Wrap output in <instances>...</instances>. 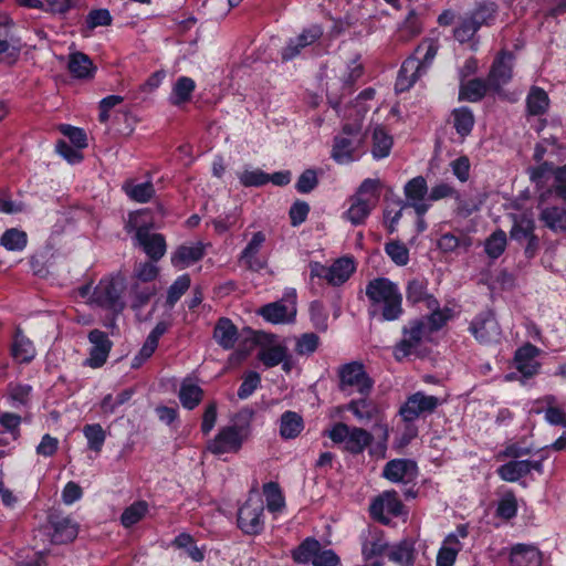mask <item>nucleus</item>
<instances>
[{"label":"nucleus","instance_id":"obj_1","mask_svg":"<svg viewBox=\"0 0 566 566\" xmlns=\"http://www.w3.org/2000/svg\"><path fill=\"white\" fill-rule=\"evenodd\" d=\"M368 297L369 314L380 316L382 321H396L402 313V295L398 285L387 277L369 281L365 290Z\"/></svg>","mask_w":566,"mask_h":566},{"label":"nucleus","instance_id":"obj_2","mask_svg":"<svg viewBox=\"0 0 566 566\" xmlns=\"http://www.w3.org/2000/svg\"><path fill=\"white\" fill-rule=\"evenodd\" d=\"M145 212L146 210L130 212L125 221V230L127 232L135 231L136 244L153 262H158L167 251L166 239L160 233L150 232L153 224L142 220Z\"/></svg>","mask_w":566,"mask_h":566},{"label":"nucleus","instance_id":"obj_3","mask_svg":"<svg viewBox=\"0 0 566 566\" xmlns=\"http://www.w3.org/2000/svg\"><path fill=\"white\" fill-rule=\"evenodd\" d=\"M379 199V180L366 179L350 198L346 218L355 226L361 224L376 207Z\"/></svg>","mask_w":566,"mask_h":566},{"label":"nucleus","instance_id":"obj_4","mask_svg":"<svg viewBox=\"0 0 566 566\" xmlns=\"http://www.w3.org/2000/svg\"><path fill=\"white\" fill-rule=\"evenodd\" d=\"M337 375L339 379L338 388L347 396L354 394L368 396L373 389L374 381L360 361H350L339 366Z\"/></svg>","mask_w":566,"mask_h":566},{"label":"nucleus","instance_id":"obj_5","mask_svg":"<svg viewBox=\"0 0 566 566\" xmlns=\"http://www.w3.org/2000/svg\"><path fill=\"white\" fill-rule=\"evenodd\" d=\"M250 436L248 423H238L222 427L218 434L208 441L207 450L212 454L220 455L224 453H237L242 448L243 442Z\"/></svg>","mask_w":566,"mask_h":566},{"label":"nucleus","instance_id":"obj_6","mask_svg":"<svg viewBox=\"0 0 566 566\" xmlns=\"http://www.w3.org/2000/svg\"><path fill=\"white\" fill-rule=\"evenodd\" d=\"M364 137L358 123L345 124L342 133L335 137L332 157L339 164L354 160V154L363 145Z\"/></svg>","mask_w":566,"mask_h":566},{"label":"nucleus","instance_id":"obj_7","mask_svg":"<svg viewBox=\"0 0 566 566\" xmlns=\"http://www.w3.org/2000/svg\"><path fill=\"white\" fill-rule=\"evenodd\" d=\"M328 437L335 443H344L345 449L353 454L361 453L373 441V436L367 430L343 422L336 423L328 432Z\"/></svg>","mask_w":566,"mask_h":566},{"label":"nucleus","instance_id":"obj_8","mask_svg":"<svg viewBox=\"0 0 566 566\" xmlns=\"http://www.w3.org/2000/svg\"><path fill=\"white\" fill-rule=\"evenodd\" d=\"M363 72V65L354 60L346 67L339 69L335 77L327 81L328 103L333 108H337L340 103L337 91L343 90L344 93H350L353 85L361 77Z\"/></svg>","mask_w":566,"mask_h":566},{"label":"nucleus","instance_id":"obj_9","mask_svg":"<svg viewBox=\"0 0 566 566\" xmlns=\"http://www.w3.org/2000/svg\"><path fill=\"white\" fill-rule=\"evenodd\" d=\"M264 505L262 499L250 496L240 507L238 513V526L249 535L259 534L263 530L262 514Z\"/></svg>","mask_w":566,"mask_h":566},{"label":"nucleus","instance_id":"obj_10","mask_svg":"<svg viewBox=\"0 0 566 566\" xmlns=\"http://www.w3.org/2000/svg\"><path fill=\"white\" fill-rule=\"evenodd\" d=\"M355 271L354 261L350 258H340L331 266L319 263L311 264V275L325 279L332 285H340L346 282Z\"/></svg>","mask_w":566,"mask_h":566},{"label":"nucleus","instance_id":"obj_11","mask_svg":"<svg viewBox=\"0 0 566 566\" xmlns=\"http://www.w3.org/2000/svg\"><path fill=\"white\" fill-rule=\"evenodd\" d=\"M439 405L441 400L438 397L417 391L407 398L399 413L405 421L411 422L420 416L432 413Z\"/></svg>","mask_w":566,"mask_h":566},{"label":"nucleus","instance_id":"obj_12","mask_svg":"<svg viewBox=\"0 0 566 566\" xmlns=\"http://www.w3.org/2000/svg\"><path fill=\"white\" fill-rule=\"evenodd\" d=\"M470 331L483 344L496 343L501 337L500 325L491 311L479 314L472 321Z\"/></svg>","mask_w":566,"mask_h":566},{"label":"nucleus","instance_id":"obj_13","mask_svg":"<svg viewBox=\"0 0 566 566\" xmlns=\"http://www.w3.org/2000/svg\"><path fill=\"white\" fill-rule=\"evenodd\" d=\"M406 206L412 207L418 217L424 216L431 203L428 200V185L422 176L409 180L405 185Z\"/></svg>","mask_w":566,"mask_h":566},{"label":"nucleus","instance_id":"obj_14","mask_svg":"<svg viewBox=\"0 0 566 566\" xmlns=\"http://www.w3.org/2000/svg\"><path fill=\"white\" fill-rule=\"evenodd\" d=\"M426 323L420 319L412 321L409 323L408 326H405L402 329V338L395 346V357L398 360H401L402 358L410 355L412 350L420 345L421 339L426 333Z\"/></svg>","mask_w":566,"mask_h":566},{"label":"nucleus","instance_id":"obj_15","mask_svg":"<svg viewBox=\"0 0 566 566\" xmlns=\"http://www.w3.org/2000/svg\"><path fill=\"white\" fill-rule=\"evenodd\" d=\"M513 55L510 52H502L493 62L488 84L491 90L499 92L512 78Z\"/></svg>","mask_w":566,"mask_h":566},{"label":"nucleus","instance_id":"obj_16","mask_svg":"<svg viewBox=\"0 0 566 566\" xmlns=\"http://www.w3.org/2000/svg\"><path fill=\"white\" fill-rule=\"evenodd\" d=\"M12 27V20L6 14H0V55H4L9 63L18 59L21 50L20 40L13 34Z\"/></svg>","mask_w":566,"mask_h":566},{"label":"nucleus","instance_id":"obj_17","mask_svg":"<svg viewBox=\"0 0 566 566\" xmlns=\"http://www.w3.org/2000/svg\"><path fill=\"white\" fill-rule=\"evenodd\" d=\"M418 475L415 461L409 459H395L386 463L382 476L395 483H409Z\"/></svg>","mask_w":566,"mask_h":566},{"label":"nucleus","instance_id":"obj_18","mask_svg":"<svg viewBox=\"0 0 566 566\" xmlns=\"http://www.w3.org/2000/svg\"><path fill=\"white\" fill-rule=\"evenodd\" d=\"M51 542L53 544H65L76 538L78 525L71 517L60 514H52L49 520Z\"/></svg>","mask_w":566,"mask_h":566},{"label":"nucleus","instance_id":"obj_19","mask_svg":"<svg viewBox=\"0 0 566 566\" xmlns=\"http://www.w3.org/2000/svg\"><path fill=\"white\" fill-rule=\"evenodd\" d=\"M323 34L319 25H311L304 29L296 38L291 39L282 50V60L290 61L296 57L303 49L316 42Z\"/></svg>","mask_w":566,"mask_h":566},{"label":"nucleus","instance_id":"obj_20","mask_svg":"<svg viewBox=\"0 0 566 566\" xmlns=\"http://www.w3.org/2000/svg\"><path fill=\"white\" fill-rule=\"evenodd\" d=\"M538 354L539 349L530 343L525 344L516 350L514 357L516 369L524 377H533L538 373L541 367L539 363L536 360Z\"/></svg>","mask_w":566,"mask_h":566},{"label":"nucleus","instance_id":"obj_21","mask_svg":"<svg viewBox=\"0 0 566 566\" xmlns=\"http://www.w3.org/2000/svg\"><path fill=\"white\" fill-rule=\"evenodd\" d=\"M264 241V233L255 232L240 255V262L251 271L258 272L266 265V262L258 255Z\"/></svg>","mask_w":566,"mask_h":566},{"label":"nucleus","instance_id":"obj_22","mask_svg":"<svg viewBox=\"0 0 566 566\" xmlns=\"http://www.w3.org/2000/svg\"><path fill=\"white\" fill-rule=\"evenodd\" d=\"M385 511L396 516L401 513L402 503L395 491L384 492L370 505V514L379 521H384L382 514Z\"/></svg>","mask_w":566,"mask_h":566},{"label":"nucleus","instance_id":"obj_23","mask_svg":"<svg viewBox=\"0 0 566 566\" xmlns=\"http://www.w3.org/2000/svg\"><path fill=\"white\" fill-rule=\"evenodd\" d=\"M427 281L423 279H412L406 287L407 301L411 304L423 302L428 308H437L439 306L436 297L428 293Z\"/></svg>","mask_w":566,"mask_h":566},{"label":"nucleus","instance_id":"obj_24","mask_svg":"<svg viewBox=\"0 0 566 566\" xmlns=\"http://www.w3.org/2000/svg\"><path fill=\"white\" fill-rule=\"evenodd\" d=\"M205 255V247L201 242L191 245H180L171 254L170 262L177 269H185L201 260Z\"/></svg>","mask_w":566,"mask_h":566},{"label":"nucleus","instance_id":"obj_25","mask_svg":"<svg viewBox=\"0 0 566 566\" xmlns=\"http://www.w3.org/2000/svg\"><path fill=\"white\" fill-rule=\"evenodd\" d=\"M511 566H541L542 554L533 545L517 544L510 553Z\"/></svg>","mask_w":566,"mask_h":566},{"label":"nucleus","instance_id":"obj_26","mask_svg":"<svg viewBox=\"0 0 566 566\" xmlns=\"http://www.w3.org/2000/svg\"><path fill=\"white\" fill-rule=\"evenodd\" d=\"M472 238L462 230L443 233L437 242L438 248L443 253H451L458 250H463L467 252L472 247Z\"/></svg>","mask_w":566,"mask_h":566},{"label":"nucleus","instance_id":"obj_27","mask_svg":"<svg viewBox=\"0 0 566 566\" xmlns=\"http://www.w3.org/2000/svg\"><path fill=\"white\" fill-rule=\"evenodd\" d=\"M168 329V325L165 322H159L154 329L147 336L143 347L138 354L134 357L132 366L138 368L146 359H148L158 346V340Z\"/></svg>","mask_w":566,"mask_h":566},{"label":"nucleus","instance_id":"obj_28","mask_svg":"<svg viewBox=\"0 0 566 566\" xmlns=\"http://www.w3.org/2000/svg\"><path fill=\"white\" fill-rule=\"evenodd\" d=\"M295 308L286 306L283 302H273L262 306L259 314L273 324L290 323L294 319Z\"/></svg>","mask_w":566,"mask_h":566},{"label":"nucleus","instance_id":"obj_29","mask_svg":"<svg viewBox=\"0 0 566 566\" xmlns=\"http://www.w3.org/2000/svg\"><path fill=\"white\" fill-rule=\"evenodd\" d=\"M88 339L92 343L90 357L85 364L92 368H98L106 361V337L105 334L98 329L90 333Z\"/></svg>","mask_w":566,"mask_h":566},{"label":"nucleus","instance_id":"obj_30","mask_svg":"<svg viewBox=\"0 0 566 566\" xmlns=\"http://www.w3.org/2000/svg\"><path fill=\"white\" fill-rule=\"evenodd\" d=\"M419 63L416 57H408L401 65L395 87L398 92L409 90L413 83L422 76L419 72Z\"/></svg>","mask_w":566,"mask_h":566},{"label":"nucleus","instance_id":"obj_31","mask_svg":"<svg viewBox=\"0 0 566 566\" xmlns=\"http://www.w3.org/2000/svg\"><path fill=\"white\" fill-rule=\"evenodd\" d=\"M213 338L223 349H231L238 340V328L231 319L222 317L216 324Z\"/></svg>","mask_w":566,"mask_h":566},{"label":"nucleus","instance_id":"obj_32","mask_svg":"<svg viewBox=\"0 0 566 566\" xmlns=\"http://www.w3.org/2000/svg\"><path fill=\"white\" fill-rule=\"evenodd\" d=\"M462 544L457 535H448L437 555V566H453Z\"/></svg>","mask_w":566,"mask_h":566},{"label":"nucleus","instance_id":"obj_33","mask_svg":"<svg viewBox=\"0 0 566 566\" xmlns=\"http://www.w3.org/2000/svg\"><path fill=\"white\" fill-rule=\"evenodd\" d=\"M122 188L132 200L140 203L148 202L155 195L151 181L137 184L134 180H126Z\"/></svg>","mask_w":566,"mask_h":566},{"label":"nucleus","instance_id":"obj_34","mask_svg":"<svg viewBox=\"0 0 566 566\" xmlns=\"http://www.w3.org/2000/svg\"><path fill=\"white\" fill-rule=\"evenodd\" d=\"M539 220L552 231H566V209L560 207H545L541 210Z\"/></svg>","mask_w":566,"mask_h":566},{"label":"nucleus","instance_id":"obj_35","mask_svg":"<svg viewBox=\"0 0 566 566\" xmlns=\"http://www.w3.org/2000/svg\"><path fill=\"white\" fill-rule=\"evenodd\" d=\"M125 287V279L122 276H115L108 281V312L119 313L124 310L123 293Z\"/></svg>","mask_w":566,"mask_h":566},{"label":"nucleus","instance_id":"obj_36","mask_svg":"<svg viewBox=\"0 0 566 566\" xmlns=\"http://www.w3.org/2000/svg\"><path fill=\"white\" fill-rule=\"evenodd\" d=\"M196 88V83L187 76L179 77L174 84L172 92L169 96L170 104L179 106L190 101Z\"/></svg>","mask_w":566,"mask_h":566},{"label":"nucleus","instance_id":"obj_37","mask_svg":"<svg viewBox=\"0 0 566 566\" xmlns=\"http://www.w3.org/2000/svg\"><path fill=\"white\" fill-rule=\"evenodd\" d=\"M373 147L371 154L376 159H381L390 154L392 147V138L381 126H376L373 129Z\"/></svg>","mask_w":566,"mask_h":566},{"label":"nucleus","instance_id":"obj_38","mask_svg":"<svg viewBox=\"0 0 566 566\" xmlns=\"http://www.w3.org/2000/svg\"><path fill=\"white\" fill-rule=\"evenodd\" d=\"M532 470V461L530 460H520V461H510L503 465H501L497 470L499 475L509 482H514L520 478L526 475Z\"/></svg>","mask_w":566,"mask_h":566},{"label":"nucleus","instance_id":"obj_39","mask_svg":"<svg viewBox=\"0 0 566 566\" xmlns=\"http://www.w3.org/2000/svg\"><path fill=\"white\" fill-rule=\"evenodd\" d=\"M488 88H490L488 80L473 78L461 84L459 98L473 103L479 102L485 96Z\"/></svg>","mask_w":566,"mask_h":566},{"label":"nucleus","instance_id":"obj_40","mask_svg":"<svg viewBox=\"0 0 566 566\" xmlns=\"http://www.w3.org/2000/svg\"><path fill=\"white\" fill-rule=\"evenodd\" d=\"M438 42L433 40H424L416 49L415 55H412L411 57H416L418 60V63L420 65L419 72L422 75L427 72L432 61L434 60L438 53Z\"/></svg>","mask_w":566,"mask_h":566},{"label":"nucleus","instance_id":"obj_41","mask_svg":"<svg viewBox=\"0 0 566 566\" xmlns=\"http://www.w3.org/2000/svg\"><path fill=\"white\" fill-rule=\"evenodd\" d=\"M303 419L293 411H286L281 416L280 433L284 439H293L303 430Z\"/></svg>","mask_w":566,"mask_h":566},{"label":"nucleus","instance_id":"obj_42","mask_svg":"<svg viewBox=\"0 0 566 566\" xmlns=\"http://www.w3.org/2000/svg\"><path fill=\"white\" fill-rule=\"evenodd\" d=\"M203 397V390L196 384L185 380L179 390L181 405L191 410L200 403Z\"/></svg>","mask_w":566,"mask_h":566},{"label":"nucleus","instance_id":"obj_43","mask_svg":"<svg viewBox=\"0 0 566 566\" xmlns=\"http://www.w3.org/2000/svg\"><path fill=\"white\" fill-rule=\"evenodd\" d=\"M12 355L20 363H28L35 356V349L32 342L20 331L17 332L12 346Z\"/></svg>","mask_w":566,"mask_h":566},{"label":"nucleus","instance_id":"obj_44","mask_svg":"<svg viewBox=\"0 0 566 566\" xmlns=\"http://www.w3.org/2000/svg\"><path fill=\"white\" fill-rule=\"evenodd\" d=\"M497 13V4L492 1H484L476 6V8L470 13V18L476 22V25H490Z\"/></svg>","mask_w":566,"mask_h":566},{"label":"nucleus","instance_id":"obj_45","mask_svg":"<svg viewBox=\"0 0 566 566\" xmlns=\"http://www.w3.org/2000/svg\"><path fill=\"white\" fill-rule=\"evenodd\" d=\"M527 111L531 115L544 114L549 105L546 92L539 87H532L526 99Z\"/></svg>","mask_w":566,"mask_h":566},{"label":"nucleus","instance_id":"obj_46","mask_svg":"<svg viewBox=\"0 0 566 566\" xmlns=\"http://www.w3.org/2000/svg\"><path fill=\"white\" fill-rule=\"evenodd\" d=\"M286 350V346L282 344H273L264 346L259 352L258 357L266 368H272L280 365L281 361L284 360Z\"/></svg>","mask_w":566,"mask_h":566},{"label":"nucleus","instance_id":"obj_47","mask_svg":"<svg viewBox=\"0 0 566 566\" xmlns=\"http://www.w3.org/2000/svg\"><path fill=\"white\" fill-rule=\"evenodd\" d=\"M319 542L315 538L308 537L304 542H302L295 549H293L292 557L296 563H313V559L317 551H319Z\"/></svg>","mask_w":566,"mask_h":566},{"label":"nucleus","instance_id":"obj_48","mask_svg":"<svg viewBox=\"0 0 566 566\" xmlns=\"http://www.w3.org/2000/svg\"><path fill=\"white\" fill-rule=\"evenodd\" d=\"M32 394V386L20 382H11L7 388V396L12 406H27Z\"/></svg>","mask_w":566,"mask_h":566},{"label":"nucleus","instance_id":"obj_49","mask_svg":"<svg viewBox=\"0 0 566 566\" xmlns=\"http://www.w3.org/2000/svg\"><path fill=\"white\" fill-rule=\"evenodd\" d=\"M156 292L157 289L155 287V285H147V283L136 281L130 289V293L133 296L132 307H143L150 301V298L156 294Z\"/></svg>","mask_w":566,"mask_h":566},{"label":"nucleus","instance_id":"obj_50","mask_svg":"<svg viewBox=\"0 0 566 566\" xmlns=\"http://www.w3.org/2000/svg\"><path fill=\"white\" fill-rule=\"evenodd\" d=\"M27 242V233L15 228L7 230L0 238V244L9 251H21Z\"/></svg>","mask_w":566,"mask_h":566},{"label":"nucleus","instance_id":"obj_51","mask_svg":"<svg viewBox=\"0 0 566 566\" xmlns=\"http://www.w3.org/2000/svg\"><path fill=\"white\" fill-rule=\"evenodd\" d=\"M421 30L422 23L420 17L415 10H410L399 29V36L401 40L408 41L420 34Z\"/></svg>","mask_w":566,"mask_h":566},{"label":"nucleus","instance_id":"obj_52","mask_svg":"<svg viewBox=\"0 0 566 566\" xmlns=\"http://www.w3.org/2000/svg\"><path fill=\"white\" fill-rule=\"evenodd\" d=\"M83 434L87 440V448L95 453H99L105 441V432L101 424H86L83 428Z\"/></svg>","mask_w":566,"mask_h":566},{"label":"nucleus","instance_id":"obj_53","mask_svg":"<svg viewBox=\"0 0 566 566\" xmlns=\"http://www.w3.org/2000/svg\"><path fill=\"white\" fill-rule=\"evenodd\" d=\"M454 128L462 137L468 136L474 125L472 112L467 107L454 109L453 113Z\"/></svg>","mask_w":566,"mask_h":566},{"label":"nucleus","instance_id":"obj_54","mask_svg":"<svg viewBox=\"0 0 566 566\" xmlns=\"http://www.w3.org/2000/svg\"><path fill=\"white\" fill-rule=\"evenodd\" d=\"M386 547L387 542L382 538L381 534L374 532L364 541L361 551L365 558L369 559L381 555Z\"/></svg>","mask_w":566,"mask_h":566},{"label":"nucleus","instance_id":"obj_55","mask_svg":"<svg viewBox=\"0 0 566 566\" xmlns=\"http://www.w3.org/2000/svg\"><path fill=\"white\" fill-rule=\"evenodd\" d=\"M535 230V222L533 219L528 217H521L520 219L515 220L511 231L510 235L513 240L517 242H523L526 239H528Z\"/></svg>","mask_w":566,"mask_h":566},{"label":"nucleus","instance_id":"obj_56","mask_svg":"<svg viewBox=\"0 0 566 566\" xmlns=\"http://www.w3.org/2000/svg\"><path fill=\"white\" fill-rule=\"evenodd\" d=\"M506 234L503 230L494 231L484 243L485 253L492 258L497 259L505 250Z\"/></svg>","mask_w":566,"mask_h":566},{"label":"nucleus","instance_id":"obj_57","mask_svg":"<svg viewBox=\"0 0 566 566\" xmlns=\"http://www.w3.org/2000/svg\"><path fill=\"white\" fill-rule=\"evenodd\" d=\"M346 409L352 411L354 416L360 421L370 420L375 412V407L373 402L367 399V396H363L360 399L352 400L346 406Z\"/></svg>","mask_w":566,"mask_h":566},{"label":"nucleus","instance_id":"obj_58","mask_svg":"<svg viewBox=\"0 0 566 566\" xmlns=\"http://www.w3.org/2000/svg\"><path fill=\"white\" fill-rule=\"evenodd\" d=\"M319 337L315 333H304L296 338L295 353L300 356H310L318 347Z\"/></svg>","mask_w":566,"mask_h":566},{"label":"nucleus","instance_id":"obj_59","mask_svg":"<svg viewBox=\"0 0 566 566\" xmlns=\"http://www.w3.org/2000/svg\"><path fill=\"white\" fill-rule=\"evenodd\" d=\"M147 513L146 502H136L128 506L120 516V522L125 527H130L138 523Z\"/></svg>","mask_w":566,"mask_h":566},{"label":"nucleus","instance_id":"obj_60","mask_svg":"<svg viewBox=\"0 0 566 566\" xmlns=\"http://www.w3.org/2000/svg\"><path fill=\"white\" fill-rule=\"evenodd\" d=\"M190 286V277L188 274L180 275L177 280L169 286L167 293L166 303L169 307H172L179 298L184 295V293Z\"/></svg>","mask_w":566,"mask_h":566},{"label":"nucleus","instance_id":"obj_61","mask_svg":"<svg viewBox=\"0 0 566 566\" xmlns=\"http://www.w3.org/2000/svg\"><path fill=\"white\" fill-rule=\"evenodd\" d=\"M57 129L61 134L66 136L77 149L87 147V136L82 128L69 124H61L57 126Z\"/></svg>","mask_w":566,"mask_h":566},{"label":"nucleus","instance_id":"obj_62","mask_svg":"<svg viewBox=\"0 0 566 566\" xmlns=\"http://www.w3.org/2000/svg\"><path fill=\"white\" fill-rule=\"evenodd\" d=\"M263 492L266 496V505L269 511L276 512L284 506V500L277 483L269 482L264 484Z\"/></svg>","mask_w":566,"mask_h":566},{"label":"nucleus","instance_id":"obj_63","mask_svg":"<svg viewBox=\"0 0 566 566\" xmlns=\"http://www.w3.org/2000/svg\"><path fill=\"white\" fill-rule=\"evenodd\" d=\"M91 61L82 53L72 54L69 62L70 72L76 77H85L91 73Z\"/></svg>","mask_w":566,"mask_h":566},{"label":"nucleus","instance_id":"obj_64","mask_svg":"<svg viewBox=\"0 0 566 566\" xmlns=\"http://www.w3.org/2000/svg\"><path fill=\"white\" fill-rule=\"evenodd\" d=\"M385 251L394 263L397 265H406L409 262V250L407 247L399 242L392 241L385 245Z\"/></svg>","mask_w":566,"mask_h":566}]
</instances>
